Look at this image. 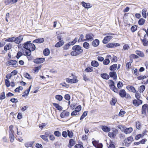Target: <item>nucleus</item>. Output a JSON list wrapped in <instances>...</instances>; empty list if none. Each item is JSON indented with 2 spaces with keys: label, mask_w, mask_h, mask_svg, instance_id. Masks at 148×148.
Instances as JSON below:
<instances>
[{
  "label": "nucleus",
  "mask_w": 148,
  "mask_h": 148,
  "mask_svg": "<svg viewBox=\"0 0 148 148\" xmlns=\"http://www.w3.org/2000/svg\"><path fill=\"white\" fill-rule=\"evenodd\" d=\"M45 58H39L35 59L34 62L36 64H41L42 63L45 61Z\"/></svg>",
  "instance_id": "9d476101"
},
{
  "label": "nucleus",
  "mask_w": 148,
  "mask_h": 148,
  "mask_svg": "<svg viewBox=\"0 0 148 148\" xmlns=\"http://www.w3.org/2000/svg\"><path fill=\"white\" fill-rule=\"evenodd\" d=\"M116 102V100L115 98H112L110 102L111 104L114 106Z\"/></svg>",
  "instance_id": "bf43d9fd"
},
{
  "label": "nucleus",
  "mask_w": 148,
  "mask_h": 148,
  "mask_svg": "<svg viewBox=\"0 0 148 148\" xmlns=\"http://www.w3.org/2000/svg\"><path fill=\"white\" fill-rule=\"evenodd\" d=\"M81 3L82 6L85 8H89L92 7L91 5L89 3H86L84 1H82Z\"/></svg>",
  "instance_id": "ddd939ff"
},
{
  "label": "nucleus",
  "mask_w": 148,
  "mask_h": 148,
  "mask_svg": "<svg viewBox=\"0 0 148 148\" xmlns=\"http://www.w3.org/2000/svg\"><path fill=\"white\" fill-rule=\"evenodd\" d=\"M20 0H4V3L6 5L10 4H13L16 3Z\"/></svg>",
  "instance_id": "6e6552de"
},
{
  "label": "nucleus",
  "mask_w": 148,
  "mask_h": 148,
  "mask_svg": "<svg viewBox=\"0 0 148 148\" xmlns=\"http://www.w3.org/2000/svg\"><path fill=\"white\" fill-rule=\"evenodd\" d=\"M145 87L144 85H142L139 88V90L140 93H143L145 89Z\"/></svg>",
  "instance_id": "8fccbe9b"
},
{
  "label": "nucleus",
  "mask_w": 148,
  "mask_h": 148,
  "mask_svg": "<svg viewBox=\"0 0 148 148\" xmlns=\"http://www.w3.org/2000/svg\"><path fill=\"white\" fill-rule=\"evenodd\" d=\"M8 64H9V65L16 66L17 62L15 60H11L8 62Z\"/></svg>",
  "instance_id": "6ab92c4d"
},
{
  "label": "nucleus",
  "mask_w": 148,
  "mask_h": 148,
  "mask_svg": "<svg viewBox=\"0 0 148 148\" xmlns=\"http://www.w3.org/2000/svg\"><path fill=\"white\" fill-rule=\"evenodd\" d=\"M33 143L31 142H27L25 144V146L27 147H31Z\"/></svg>",
  "instance_id": "49530a36"
},
{
  "label": "nucleus",
  "mask_w": 148,
  "mask_h": 148,
  "mask_svg": "<svg viewBox=\"0 0 148 148\" xmlns=\"http://www.w3.org/2000/svg\"><path fill=\"white\" fill-rule=\"evenodd\" d=\"M84 36L83 34H81L80 35L79 38L78 39V42H80L82 41H86V39H84Z\"/></svg>",
  "instance_id": "c85d7f7f"
},
{
  "label": "nucleus",
  "mask_w": 148,
  "mask_h": 148,
  "mask_svg": "<svg viewBox=\"0 0 148 148\" xmlns=\"http://www.w3.org/2000/svg\"><path fill=\"white\" fill-rule=\"evenodd\" d=\"M94 35L91 33L86 34L85 36L86 41H92L94 40Z\"/></svg>",
  "instance_id": "39448f33"
},
{
  "label": "nucleus",
  "mask_w": 148,
  "mask_h": 148,
  "mask_svg": "<svg viewBox=\"0 0 148 148\" xmlns=\"http://www.w3.org/2000/svg\"><path fill=\"white\" fill-rule=\"evenodd\" d=\"M83 47L86 49H88L89 48V44L88 42H85L83 44Z\"/></svg>",
  "instance_id": "ea45409f"
},
{
  "label": "nucleus",
  "mask_w": 148,
  "mask_h": 148,
  "mask_svg": "<svg viewBox=\"0 0 148 148\" xmlns=\"http://www.w3.org/2000/svg\"><path fill=\"white\" fill-rule=\"evenodd\" d=\"M55 98L56 99L59 101H61L63 99V97L60 95H57L55 96Z\"/></svg>",
  "instance_id": "f704fd0d"
},
{
  "label": "nucleus",
  "mask_w": 148,
  "mask_h": 148,
  "mask_svg": "<svg viewBox=\"0 0 148 148\" xmlns=\"http://www.w3.org/2000/svg\"><path fill=\"white\" fill-rule=\"evenodd\" d=\"M91 64L92 66L94 67H97L99 65L98 62L95 60L92 61L91 62Z\"/></svg>",
  "instance_id": "5701e85b"
},
{
  "label": "nucleus",
  "mask_w": 148,
  "mask_h": 148,
  "mask_svg": "<svg viewBox=\"0 0 148 148\" xmlns=\"http://www.w3.org/2000/svg\"><path fill=\"white\" fill-rule=\"evenodd\" d=\"M5 98V92H2L1 94H0V99L2 100L4 99Z\"/></svg>",
  "instance_id": "37998d69"
},
{
  "label": "nucleus",
  "mask_w": 148,
  "mask_h": 148,
  "mask_svg": "<svg viewBox=\"0 0 148 148\" xmlns=\"http://www.w3.org/2000/svg\"><path fill=\"white\" fill-rule=\"evenodd\" d=\"M101 76L103 79H108L109 78V76L106 73L101 74Z\"/></svg>",
  "instance_id": "4be33fe9"
},
{
  "label": "nucleus",
  "mask_w": 148,
  "mask_h": 148,
  "mask_svg": "<svg viewBox=\"0 0 148 148\" xmlns=\"http://www.w3.org/2000/svg\"><path fill=\"white\" fill-rule=\"evenodd\" d=\"M70 114L69 112L64 111L60 114V116L62 118H64L65 117L68 116Z\"/></svg>",
  "instance_id": "f8f14e48"
},
{
  "label": "nucleus",
  "mask_w": 148,
  "mask_h": 148,
  "mask_svg": "<svg viewBox=\"0 0 148 148\" xmlns=\"http://www.w3.org/2000/svg\"><path fill=\"white\" fill-rule=\"evenodd\" d=\"M118 133V130L117 129H115L112 132H111V135H112V138H114L116 136Z\"/></svg>",
  "instance_id": "a19ab883"
},
{
  "label": "nucleus",
  "mask_w": 148,
  "mask_h": 148,
  "mask_svg": "<svg viewBox=\"0 0 148 148\" xmlns=\"http://www.w3.org/2000/svg\"><path fill=\"white\" fill-rule=\"evenodd\" d=\"M93 70V68L92 67H88L85 69L84 71L87 72H89L92 71Z\"/></svg>",
  "instance_id": "a18cd8bd"
},
{
  "label": "nucleus",
  "mask_w": 148,
  "mask_h": 148,
  "mask_svg": "<svg viewBox=\"0 0 148 148\" xmlns=\"http://www.w3.org/2000/svg\"><path fill=\"white\" fill-rule=\"evenodd\" d=\"M9 138L10 142L12 143L13 142L14 139V134H9Z\"/></svg>",
  "instance_id": "c03bdc74"
},
{
  "label": "nucleus",
  "mask_w": 148,
  "mask_h": 148,
  "mask_svg": "<svg viewBox=\"0 0 148 148\" xmlns=\"http://www.w3.org/2000/svg\"><path fill=\"white\" fill-rule=\"evenodd\" d=\"M78 112L77 111V110H75L73 111L71 114V116H75L78 113Z\"/></svg>",
  "instance_id": "338daca9"
},
{
  "label": "nucleus",
  "mask_w": 148,
  "mask_h": 148,
  "mask_svg": "<svg viewBox=\"0 0 148 148\" xmlns=\"http://www.w3.org/2000/svg\"><path fill=\"white\" fill-rule=\"evenodd\" d=\"M75 143V142L74 140L73 139H71L69 141V145L68 147L69 148H71V147L73 146Z\"/></svg>",
  "instance_id": "a878e982"
},
{
  "label": "nucleus",
  "mask_w": 148,
  "mask_h": 148,
  "mask_svg": "<svg viewBox=\"0 0 148 148\" xmlns=\"http://www.w3.org/2000/svg\"><path fill=\"white\" fill-rule=\"evenodd\" d=\"M137 29V28L136 25L132 26L131 28V30L132 32H135Z\"/></svg>",
  "instance_id": "864d4df0"
},
{
  "label": "nucleus",
  "mask_w": 148,
  "mask_h": 148,
  "mask_svg": "<svg viewBox=\"0 0 148 148\" xmlns=\"http://www.w3.org/2000/svg\"><path fill=\"white\" fill-rule=\"evenodd\" d=\"M135 97L136 99H140L141 98V96L140 94L138 92H136L135 95Z\"/></svg>",
  "instance_id": "052dcab7"
},
{
  "label": "nucleus",
  "mask_w": 148,
  "mask_h": 148,
  "mask_svg": "<svg viewBox=\"0 0 148 148\" xmlns=\"http://www.w3.org/2000/svg\"><path fill=\"white\" fill-rule=\"evenodd\" d=\"M40 137L44 140L47 142L48 141V138L47 137V136H45L44 135H41L40 136Z\"/></svg>",
  "instance_id": "6e6d98bb"
},
{
  "label": "nucleus",
  "mask_w": 148,
  "mask_h": 148,
  "mask_svg": "<svg viewBox=\"0 0 148 148\" xmlns=\"http://www.w3.org/2000/svg\"><path fill=\"white\" fill-rule=\"evenodd\" d=\"M75 148H84L83 146L80 144L76 145L75 146Z\"/></svg>",
  "instance_id": "774afa93"
},
{
  "label": "nucleus",
  "mask_w": 148,
  "mask_h": 148,
  "mask_svg": "<svg viewBox=\"0 0 148 148\" xmlns=\"http://www.w3.org/2000/svg\"><path fill=\"white\" fill-rule=\"evenodd\" d=\"M44 41V39L43 38H40L34 40L33 41V42L37 43H42Z\"/></svg>",
  "instance_id": "2eb2a0df"
},
{
  "label": "nucleus",
  "mask_w": 148,
  "mask_h": 148,
  "mask_svg": "<svg viewBox=\"0 0 148 148\" xmlns=\"http://www.w3.org/2000/svg\"><path fill=\"white\" fill-rule=\"evenodd\" d=\"M147 10L145 9H143L142 10V14L143 16L145 18H146L147 17L146 12Z\"/></svg>",
  "instance_id": "c9c22d12"
},
{
  "label": "nucleus",
  "mask_w": 148,
  "mask_h": 148,
  "mask_svg": "<svg viewBox=\"0 0 148 148\" xmlns=\"http://www.w3.org/2000/svg\"><path fill=\"white\" fill-rule=\"evenodd\" d=\"M92 143L93 145L96 148H98V147L99 146V144H98V142L96 140L93 141L92 142Z\"/></svg>",
  "instance_id": "58836bf2"
},
{
  "label": "nucleus",
  "mask_w": 148,
  "mask_h": 148,
  "mask_svg": "<svg viewBox=\"0 0 148 148\" xmlns=\"http://www.w3.org/2000/svg\"><path fill=\"white\" fill-rule=\"evenodd\" d=\"M99 41L98 40L95 39L92 42V44L93 46L96 47L99 45Z\"/></svg>",
  "instance_id": "aec40b11"
},
{
  "label": "nucleus",
  "mask_w": 148,
  "mask_h": 148,
  "mask_svg": "<svg viewBox=\"0 0 148 148\" xmlns=\"http://www.w3.org/2000/svg\"><path fill=\"white\" fill-rule=\"evenodd\" d=\"M64 42L63 40H60L55 45V47H60L64 45Z\"/></svg>",
  "instance_id": "412c9836"
},
{
  "label": "nucleus",
  "mask_w": 148,
  "mask_h": 148,
  "mask_svg": "<svg viewBox=\"0 0 148 148\" xmlns=\"http://www.w3.org/2000/svg\"><path fill=\"white\" fill-rule=\"evenodd\" d=\"M64 98L66 100L69 101L71 97L69 94H66L64 96Z\"/></svg>",
  "instance_id": "680f3d73"
},
{
  "label": "nucleus",
  "mask_w": 148,
  "mask_h": 148,
  "mask_svg": "<svg viewBox=\"0 0 148 148\" xmlns=\"http://www.w3.org/2000/svg\"><path fill=\"white\" fill-rule=\"evenodd\" d=\"M43 53L45 56H47L49 55L50 53V51L48 49H45L44 50Z\"/></svg>",
  "instance_id": "c756f323"
},
{
  "label": "nucleus",
  "mask_w": 148,
  "mask_h": 148,
  "mask_svg": "<svg viewBox=\"0 0 148 148\" xmlns=\"http://www.w3.org/2000/svg\"><path fill=\"white\" fill-rule=\"evenodd\" d=\"M117 66L116 64H114L110 66V70L111 71L115 70L117 68Z\"/></svg>",
  "instance_id": "cd10ccee"
},
{
  "label": "nucleus",
  "mask_w": 148,
  "mask_h": 148,
  "mask_svg": "<svg viewBox=\"0 0 148 148\" xmlns=\"http://www.w3.org/2000/svg\"><path fill=\"white\" fill-rule=\"evenodd\" d=\"M127 88L128 89L131 90L134 93H135L136 92L135 88L133 86H128L127 87Z\"/></svg>",
  "instance_id": "7c9ffc66"
},
{
  "label": "nucleus",
  "mask_w": 148,
  "mask_h": 148,
  "mask_svg": "<svg viewBox=\"0 0 148 148\" xmlns=\"http://www.w3.org/2000/svg\"><path fill=\"white\" fill-rule=\"evenodd\" d=\"M119 45L120 44L119 43L112 42L106 45V47L108 48H113Z\"/></svg>",
  "instance_id": "9b49d317"
},
{
  "label": "nucleus",
  "mask_w": 148,
  "mask_h": 148,
  "mask_svg": "<svg viewBox=\"0 0 148 148\" xmlns=\"http://www.w3.org/2000/svg\"><path fill=\"white\" fill-rule=\"evenodd\" d=\"M109 74L110 76L111 77H113L114 79H117L116 74V72L114 71L110 72Z\"/></svg>",
  "instance_id": "a211bd4d"
},
{
  "label": "nucleus",
  "mask_w": 148,
  "mask_h": 148,
  "mask_svg": "<svg viewBox=\"0 0 148 148\" xmlns=\"http://www.w3.org/2000/svg\"><path fill=\"white\" fill-rule=\"evenodd\" d=\"M5 41L9 42H14V37L8 38L6 39Z\"/></svg>",
  "instance_id": "72a5a7b5"
},
{
  "label": "nucleus",
  "mask_w": 148,
  "mask_h": 148,
  "mask_svg": "<svg viewBox=\"0 0 148 148\" xmlns=\"http://www.w3.org/2000/svg\"><path fill=\"white\" fill-rule=\"evenodd\" d=\"M106 35L108 36L105 37L103 40V42L105 44H107L113 38V37L110 35H114V34L110 33L106 34Z\"/></svg>",
  "instance_id": "20e7f679"
},
{
  "label": "nucleus",
  "mask_w": 148,
  "mask_h": 148,
  "mask_svg": "<svg viewBox=\"0 0 148 148\" xmlns=\"http://www.w3.org/2000/svg\"><path fill=\"white\" fill-rule=\"evenodd\" d=\"M67 132L69 138H71L73 137V133L71 131H70L68 130Z\"/></svg>",
  "instance_id": "de8ad7c7"
},
{
  "label": "nucleus",
  "mask_w": 148,
  "mask_h": 148,
  "mask_svg": "<svg viewBox=\"0 0 148 148\" xmlns=\"http://www.w3.org/2000/svg\"><path fill=\"white\" fill-rule=\"evenodd\" d=\"M22 55V53L20 51H18L16 55V58L18 59H19L20 58V57H21Z\"/></svg>",
  "instance_id": "0e129e2a"
},
{
  "label": "nucleus",
  "mask_w": 148,
  "mask_h": 148,
  "mask_svg": "<svg viewBox=\"0 0 148 148\" xmlns=\"http://www.w3.org/2000/svg\"><path fill=\"white\" fill-rule=\"evenodd\" d=\"M23 37L22 35H19L18 37H14V42L17 44L20 43L23 40Z\"/></svg>",
  "instance_id": "0eeeda50"
},
{
  "label": "nucleus",
  "mask_w": 148,
  "mask_h": 148,
  "mask_svg": "<svg viewBox=\"0 0 148 148\" xmlns=\"http://www.w3.org/2000/svg\"><path fill=\"white\" fill-rule=\"evenodd\" d=\"M123 86L122 82H119L117 84V87L120 89Z\"/></svg>",
  "instance_id": "13d9d810"
},
{
  "label": "nucleus",
  "mask_w": 148,
  "mask_h": 148,
  "mask_svg": "<svg viewBox=\"0 0 148 148\" xmlns=\"http://www.w3.org/2000/svg\"><path fill=\"white\" fill-rule=\"evenodd\" d=\"M140 40L142 41L143 45L144 46H148V41L147 40V39H142L141 38Z\"/></svg>",
  "instance_id": "2f4dec72"
},
{
  "label": "nucleus",
  "mask_w": 148,
  "mask_h": 148,
  "mask_svg": "<svg viewBox=\"0 0 148 148\" xmlns=\"http://www.w3.org/2000/svg\"><path fill=\"white\" fill-rule=\"evenodd\" d=\"M103 64L105 65H107L110 62V61L108 58L105 59L103 61Z\"/></svg>",
  "instance_id": "09e8293b"
},
{
  "label": "nucleus",
  "mask_w": 148,
  "mask_h": 148,
  "mask_svg": "<svg viewBox=\"0 0 148 148\" xmlns=\"http://www.w3.org/2000/svg\"><path fill=\"white\" fill-rule=\"evenodd\" d=\"M110 81L111 82V84L110 85V89L115 92L118 93V89L116 88L115 86L114 82L112 80Z\"/></svg>",
  "instance_id": "423d86ee"
},
{
  "label": "nucleus",
  "mask_w": 148,
  "mask_h": 148,
  "mask_svg": "<svg viewBox=\"0 0 148 148\" xmlns=\"http://www.w3.org/2000/svg\"><path fill=\"white\" fill-rule=\"evenodd\" d=\"M142 103V101L140 99H134L133 101V104L136 106H138Z\"/></svg>",
  "instance_id": "1a4fd4ad"
},
{
  "label": "nucleus",
  "mask_w": 148,
  "mask_h": 148,
  "mask_svg": "<svg viewBox=\"0 0 148 148\" xmlns=\"http://www.w3.org/2000/svg\"><path fill=\"white\" fill-rule=\"evenodd\" d=\"M53 104L58 110H62L63 108H62L58 104L55 103H53Z\"/></svg>",
  "instance_id": "393cba45"
},
{
  "label": "nucleus",
  "mask_w": 148,
  "mask_h": 148,
  "mask_svg": "<svg viewBox=\"0 0 148 148\" xmlns=\"http://www.w3.org/2000/svg\"><path fill=\"white\" fill-rule=\"evenodd\" d=\"M23 48L29 51L24 52L23 55L28 56H30L31 51H34L36 49L35 46L31 43V41H27L24 44Z\"/></svg>",
  "instance_id": "f257e3e1"
},
{
  "label": "nucleus",
  "mask_w": 148,
  "mask_h": 148,
  "mask_svg": "<svg viewBox=\"0 0 148 148\" xmlns=\"http://www.w3.org/2000/svg\"><path fill=\"white\" fill-rule=\"evenodd\" d=\"M5 85L7 87H9L10 85V81L8 79H6L5 80Z\"/></svg>",
  "instance_id": "69168bd1"
},
{
  "label": "nucleus",
  "mask_w": 148,
  "mask_h": 148,
  "mask_svg": "<svg viewBox=\"0 0 148 148\" xmlns=\"http://www.w3.org/2000/svg\"><path fill=\"white\" fill-rule=\"evenodd\" d=\"M87 114V112L86 111H85L84 112L82 115L80 117V120H82L86 116Z\"/></svg>",
  "instance_id": "603ef678"
},
{
  "label": "nucleus",
  "mask_w": 148,
  "mask_h": 148,
  "mask_svg": "<svg viewBox=\"0 0 148 148\" xmlns=\"http://www.w3.org/2000/svg\"><path fill=\"white\" fill-rule=\"evenodd\" d=\"M101 129L105 132H108L110 131V129L109 127L105 125L101 126Z\"/></svg>",
  "instance_id": "dca6fc26"
},
{
  "label": "nucleus",
  "mask_w": 148,
  "mask_h": 148,
  "mask_svg": "<svg viewBox=\"0 0 148 148\" xmlns=\"http://www.w3.org/2000/svg\"><path fill=\"white\" fill-rule=\"evenodd\" d=\"M132 131V127H130L126 128L124 130V132L126 134H129Z\"/></svg>",
  "instance_id": "b1692460"
},
{
  "label": "nucleus",
  "mask_w": 148,
  "mask_h": 148,
  "mask_svg": "<svg viewBox=\"0 0 148 148\" xmlns=\"http://www.w3.org/2000/svg\"><path fill=\"white\" fill-rule=\"evenodd\" d=\"M54 134L55 135L58 137H60L61 136V133L58 131H56L54 132Z\"/></svg>",
  "instance_id": "79ce46f5"
},
{
  "label": "nucleus",
  "mask_w": 148,
  "mask_h": 148,
  "mask_svg": "<svg viewBox=\"0 0 148 148\" xmlns=\"http://www.w3.org/2000/svg\"><path fill=\"white\" fill-rule=\"evenodd\" d=\"M11 45L10 43L8 44L5 45L4 48V50L5 51H7L8 50L10 49L11 48Z\"/></svg>",
  "instance_id": "bb28decb"
},
{
  "label": "nucleus",
  "mask_w": 148,
  "mask_h": 148,
  "mask_svg": "<svg viewBox=\"0 0 148 148\" xmlns=\"http://www.w3.org/2000/svg\"><path fill=\"white\" fill-rule=\"evenodd\" d=\"M145 20L143 18H140L138 21V24L140 25H143L145 22Z\"/></svg>",
  "instance_id": "4c0bfd02"
},
{
  "label": "nucleus",
  "mask_w": 148,
  "mask_h": 148,
  "mask_svg": "<svg viewBox=\"0 0 148 148\" xmlns=\"http://www.w3.org/2000/svg\"><path fill=\"white\" fill-rule=\"evenodd\" d=\"M13 126L12 125H11L9 126V134H14V131L13 130Z\"/></svg>",
  "instance_id": "473e14b6"
},
{
  "label": "nucleus",
  "mask_w": 148,
  "mask_h": 148,
  "mask_svg": "<svg viewBox=\"0 0 148 148\" xmlns=\"http://www.w3.org/2000/svg\"><path fill=\"white\" fill-rule=\"evenodd\" d=\"M25 78L29 79H32V77L28 73H26L25 74Z\"/></svg>",
  "instance_id": "5fc2aeb1"
},
{
  "label": "nucleus",
  "mask_w": 148,
  "mask_h": 148,
  "mask_svg": "<svg viewBox=\"0 0 148 148\" xmlns=\"http://www.w3.org/2000/svg\"><path fill=\"white\" fill-rule=\"evenodd\" d=\"M148 104H145L143 105L142 108V113L143 114H146V110L147 109Z\"/></svg>",
  "instance_id": "f3484780"
},
{
  "label": "nucleus",
  "mask_w": 148,
  "mask_h": 148,
  "mask_svg": "<svg viewBox=\"0 0 148 148\" xmlns=\"http://www.w3.org/2000/svg\"><path fill=\"white\" fill-rule=\"evenodd\" d=\"M77 41V38L76 37L71 42H69L65 45L63 47V49L65 50H68L71 45H73L75 44Z\"/></svg>",
  "instance_id": "7ed1b4c3"
},
{
  "label": "nucleus",
  "mask_w": 148,
  "mask_h": 148,
  "mask_svg": "<svg viewBox=\"0 0 148 148\" xmlns=\"http://www.w3.org/2000/svg\"><path fill=\"white\" fill-rule=\"evenodd\" d=\"M68 132L66 131H63L62 133V136L64 138H66L68 136Z\"/></svg>",
  "instance_id": "e2e57ef3"
},
{
  "label": "nucleus",
  "mask_w": 148,
  "mask_h": 148,
  "mask_svg": "<svg viewBox=\"0 0 148 148\" xmlns=\"http://www.w3.org/2000/svg\"><path fill=\"white\" fill-rule=\"evenodd\" d=\"M42 67V65H40L39 66L36 67L34 68V71L35 72H38V71L41 69Z\"/></svg>",
  "instance_id": "4d7b16f0"
},
{
  "label": "nucleus",
  "mask_w": 148,
  "mask_h": 148,
  "mask_svg": "<svg viewBox=\"0 0 148 148\" xmlns=\"http://www.w3.org/2000/svg\"><path fill=\"white\" fill-rule=\"evenodd\" d=\"M119 94L122 98L125 97L126 94V92L124 89L121 90L119 92Z\"/></svg>",
  "instance_id": "4468645a"
},
{
  "label": "nucleus",
  "mask_w": 148,
  "mask_h": 148,
  "mask_svg": "<svg viewBox=\"0 0 148 148\" xmlns=\"http://www.w3.org/2000/svg\"><path fill=\"white\" fill-rule=\"evenodd\" d=\"M135 52L137 55L141 57H143L144 56V54L142 51L137 50Z\"/></svg>",
  "instance_id": "e433bc0d"
},
{
  "label": "nucleus",
  "mask_w": 148,
  "mask_h": 148,
  "mask_svg": "<svg viewBox=\"0 0 148 148\" xmlns=\"http://www.w3.org/2000/svg\"><path fill=\"white\" fill-rule=\"evenodd\" d=\"M72 49L73 51L71 52L70 54L73 56H76L79 55L83 52V50L82 47L79 45L74 46Z\"/></svg>",
  "instance_id": "f03ea898"
},
{
  "label": "nucleus",
  "mask_w": 148,
  "mask_h": 148,
  "mask_svg": "<svg viewBox=\"0 0 148 148\" xmlns=\"http://www.w3.org/2000/svg\"><path fill=\"white\" fill-rule=\"evenodd\" d=\"M136 128L138 129L139 130L141 128V126L140 123V122L138 121L136 122Z\"/></svg>",
  "instance_id": "3c124183"
}]
</instances>
